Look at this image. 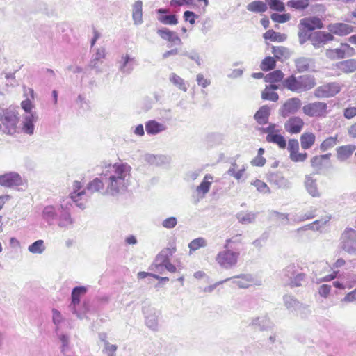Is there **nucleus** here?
I'll return each instance as SVG.
<instances>
[{"instance_id": "obj_1", "label": "nucleus", "mask_w": 356, "mask_h": 356, "mask_svg": "<svg viewBox=\"0 0 356 356\" xmlns=\"http://www.w3.org/2000/svg\"><path fill=\"white\" fill-rule=\"evenodd\" d=\"M131 166L126 163L105 166L101 173L105 183L104 194L115 196L126 191L131 184Z\"/></svg>"}, {"instance_id": "obj_2", "label": "nucleus", "mask_w": 356, "mask_h": 356, "mask_svg": "<svg viewBox=\"0 0 356 356\" xmlns=\"http://www.w3.org/2000/svg\"><path fill=\"white\" fill-rule=\"evenodd\" d=\"M284 88L296 93H302L310 90L316 85V79L311 74L300 76L290 75L282 82Z\"/></svg>"}, {"instance_id": "obj_3", "label": "nucleus", "mask_w": 356, "mask_h": 356, "mask_svg": "<svg viewBox=\"0 0 356 356\" xmlns=\"http://www.w3.org/2000/svg\"><path fill=\"white\" fill-rule=\"evenodd\" d=\"M19 121L18 113L13 109H6L0 112V122L3 125L2 131L13 134L16 131Z\"/></svg>"}, {"instance_id": "obj_4", "label": "nucleus", "mask_w": 356, "mask_h": 356, "mask_svg": "<svg viewBox=\"0 0 356 356\" xmlns=\"http://www.w3.org/2000/svg\"><path fill=\"white\" fill-rule=\"evenodd\" d=\"M239 257V252L233 251L229 248H225L224 250L220 251L216 257V261L224 269H231L236 266Z\"/></svg>"}, {"instance_id": "obj_5", "label": "nucleus", "mask_w": 356, "mask_h": 356, "mask_svg": "<svg viewBox=\"0 0 356 356\" xmlns=\"http://www.w3.org/2000/svg\"><path fill=\"white\" fill-rule=\"evenodd\" d=\"M261 133L266 134V140L268 143L276 144L279 147L284 149L286 147V141L280 132L277 125L270 123L267 127H260L258 129Z\"/></svg>"}, {"instance_id": "obj_6", "label": "nucleus", "mask_w": 356, "mask_h": 356, "mask_svg": "<svg viewBox=\"0 0 356 356\" xmlns=\"http://www.w3.org/2000/svg\"><path fill=\"white\" fill-rule=\"evenodd\" d=\"M69 205H70V201L67 199V202H65L64 207L60 210L57 220L54 225H57L60 229L68 230L74 227L75 220L72 218Z\"/></svg>"}, {"instance_id": "obj_7", "label": "nucleus", "mask_w": 356, "mask_h": 356, "mask_svg": "<svg viewBox=\"0 0 356 356\" xmlns=\"http://www.w3.org/2000/svg\"><path fill=\"white\" fill-rule=\"evenodd\" d=\"M327 104L323 102H314L305 104L302 107V112L310 118H324L327 115Z\"/></svg>"}, {"instance_id": "obj_8", "label": "nucleus", "mask_w": 356, "mask_h": 356, "mask_svg": "<svg viewBox=\"0 0 356 356\" xmlns=\"http://www.w3.org/2000/svg\"><path fill=\"white\" fill-rule=\"evenodd\" d=\"M341 247L350 254H356V230L346 228L341 237Z\"/></svg>"}, {"instance_id": "obj_9", "label": "nucleus", "mask_w": 356, "mask_h": 356, "mask_svg": "<svg viewBox=\"0 0 356 356\" xmlns=\"http://www.w3.org/2000/svg\"><path fill=\"white\" fill-rule=\"evenodd\" d=\"M65 200H63L58 204L55 205H47L42 211V219L49 225H54L57 220L58 214L64 207Z\"/></svg>"}, {"instance_id": "obj_10", "label": "nucleus", "mask_w": 356, "mask_h": 356, "mask_svg": "<svg viewBox=\"0 0 356 356\" xmlns=\"http://www.w3.org/2000/svg\"><path fill=\"white\" fill-rule=\"evenodd\" d=\"M24 185L22 176L17 172L10 171L0 175V186L6 188H17Z\"/></svg>"}, {"instance_id": "obj_11", "label": "nucleus", "mask_w": 356, "mask_h": 356, "mask_svg": "<svg viewBox=\"0 0 356 356\" xmlns=\"http://www.w3.org/2000/svg\"><path fill=\"white\" fill-rule=\"evenodd\" d=\"M341 90L339 83L332 82L317 87L314 95L316 98H328L332 97L338 94Z\"/></svg>"}, {"instance_id": "obj_12", "label": "nucleus", "mask_w": 356, "mask_h": 356, "mask_svg": "<svg viewBox=\"0 0 356 356\" xmlns=\"http://www.w3.org/2000/svg\"><path fill=\"white\" fill-rule=\"evenodd\" d=\"M82 187L83 185L81 181L76 180L74 181L72 184V191L70 193V197H66L64 200L67 202V199H68L70 202L72 201L76 203L77 207L83 209L85 208V204L79 202V201L86 200V188L81 190Z\"/></svg>"}, {"instance_id": "obj_13", "label": "nucleus", "mask_w": 356, "mask_h": 356, "mask_svg": "<svg viewBox=\"0 0 356 356\" xmlns=\"http://www.w3.org/2000/svg\"><path fill=\"white\" fill-rule=\"evenodd\" d=\"M302 106V102L298 97L288 99L279 109V113L283 118L296 113Z\"/></svg>"}, {"instance_id": "obj_14", "label": "nucleus", "mask_w": 356, "mask_h": 356, "mask_svg": "<svg viewBox=\"0 0 356 356\" xmlns=\"http://www.w3.org/2000/svg\"><path fill=\"white\" fill-rule=\"evenodd\" d=\"M228 279L240 289H248L252 285L261 284V282L255 280L250 274H240Z\"/></svg>"}, {"instance_id": "obj_15", "label": "nucleus", "mask_w": 356, "mask_h": 356, "mask_svg": "<svg viewBox=\"0 0 356 356\" xmlns=\"http://www.w3.org/2000/svg\"><path fill=\"white\" fill-rule=\"evenodd\" d=\"M143 312L145 315L146 325L153 331L158 330L160 312L154 307H144Z\"/></svg>"}, {"instance_id": "obj_16", "label": "nucleus", "mask_w": 356, "mask_h": 356, "mask_svg": "<svg viewBox=\"0 0 356 356\" xmlns=\"http://www.w3.org/2000/svg\"><path fill=\"white\" fill-rule=\"evenodd\" d=\"M118 70L123 74H130L134 67L138 65V62L135 57L126 54L121 56L120 59L118 62Z\"/></svg>"}, {"instance_id": "obj_17", "label": "nucleus", "mask_w": 356, "mask_h": 356, "mask_svg": "<svg viewBox=\"0 0 356 356\" xmlns=\"http://www.w3.org/2000/svg\"><path fill=\"white\" fill-rule=\"evenodd\" d=\"M355 54V49L348 44H341L337 49L328 50L327 56L334 59H341L350 57Z\"/></svg>"}, {"instance_id": "obj_18", "label": "nucleus", "mask_w": 356, "mask_h": 356, "mask_svg": "<svg viewBox=\"0 0 356 356\" xmlns=\"http://www.w3.org/2000/svg\"><path fill=\"white\" fill-rule=\"evenodd\" d=\"M88 291V288L83 286H75L71 293L72 301L70 305L71 312L78 318H81V314L77 312L76 306L80 303V297L84 295Z\"/></svg>"}, {"instance_id": "obj_19", "label": "nucleus", "mask_w": 356, "mask_h": 356, "mask_svg": "<svg viewBox=\"0 0 356 356\" xmlns=\"http://www.w3.org/2000/svg\"><path fill=\"white\" fill-rule=\"evenodd\" d=\"M304 186L307 193L312 197L318 198L321 196V192L318 186L317 179L313 175H307L305 177Z\"/></svg>"}, {"instance_id": "obj_20", "label": "nucleus", "mask_w": 356, "mask_h": 356, "mask_svg": "<svg viewBox=\"0 0 356 356\" xmlns=\"http://www.w3.org/2000/svg\"><path fill=\"white\" fill-rule=\"evenodd\" d=\"M333 39L334 36L330 33L316 31L312 33L311 42L316 49H318Z\"/></svg>"}, {"instance_id": "obj_21", "label": "nucleus", "mask_w": 356, "mask_h": 356, "mask_svg": "<svg viewBox=\"0 0 356 356\" xmlns=\"http://www.w3.org/2000/svg\"><path fill=\"white\" fill-rule=\"evenodd\" d=\"M304 126L303 120L298 116H293L289 118V120L284 123L285 130L291 134L300 133Z\"/></svg>"}, {"instance_id": "obj_22", "label": "nucleus", "mask_w": 356, "mask_h": 356, "mask_svg": "<svg viewBox=\"0 0 356 356\" xmlns=\"http://www.w3.org/2000/svg\"><path fill=\"white\" fill-rule=\"evenodd\" d=\"M250 325L261 331H266L273 328V323L268 316H261L252 318Z\"/></svg>"}, {"instance_id": "obj_23", "label": "nucleus", "mask_w": 356, "mask_h": 356, "mask_svg": "<svg viewBox=\"0 0 356 356\" xmlns=\"http://www.w3.org/2000/svg\"><path fill=\"white\" fill-rule=\"evenodd\" d=\"M145 130L149 136H155L167 130V126L155 120H151L145 122Z\"/></svg>"}, {"instance_id": "obj_24", "label": "nucleus", "mask_w": 356, "mask_h": 356, "mask_svg": "<svg viewBox=\"0 0 356 356\" xmlns=\"http://www.w3.org/2000/svg\"><path fill=\"white\" fill-rule=\"evenodd\" d=\"M268 180L270 184H274L280 188H289L291 187V182L282 174L278 172L269 174Z\"/></svg>"}, {"instance_id": "obj_25", "label": "nucleus", "mask_w": 356, "mask_h": 356, "mask_svg": "<svg viewBox=\"0 0 356 356\" xmlns=\"http://www.w3.org/2000/svg\"><path fill=\"white\" fill-rule=\"evenodd\" d=\"M155 263L157 270H159V268L162 267H165L170 273H175L177 270L176 266L170 261L168 256L164 254L163 252L156 257Z\"/></svg>"}, {"instance_id": "obj_26", "label": "nucleus", "mask_w": 356, "mask_h": 356, "mask_svg": "<svg viewBox=\"0 0 356 356\" xmlns=\"http://www.w3.org/2000/svg\"><path fill=\"white\" fill-rule=\"evenodd\" d=\"M300 24H301V26H304L311 31L317 29H320L323 27V24L321 19L315 16L302 18L300 20Z\"/></svg>"}, {"instance_id": "obj_27", "label": "nucleus", "mask_w": 356, "mask_h": 356, "mask_svg": "<svg viewBox=\"0 0 356 356\" xmlns=\"http://www.w3.org/2000/svg\"><path fill=\"white\" fill-rule=\"evenodd\" d=\"M213 177L207 174L204 176V180L200 183V184L196 188L195 192L197 193V200L196 202H198L200 199H202L204 197L205 195L209 191V189L211 186V181H209V179H212Z\"/></svg>"}, {"instance_id": "obj_28", "label": "nucleus", "mask_w": 356, "mask_h": 356, "mask_svg": "<svg viewBox=\"0 0 356 356\" xmlns=\"http://www.w3.org/2000/svg\"><path fill=\"white\" fill-rule=\"evenodd\" d=\"M38 116L35 113H29L24 117L22 122V131L24 134L33 135L34 133V123L37 121Z\"/></svg>"}, {"instance_id": "obj_29", "label": "nucleus", "mask_w": 356, "mask_h": 356, "mask_svg": "<svg viewBox=\"0 0 356 356\" xmlns=\"http://www.w3.org/2000/svg\"><path fill=\"white\" fill-rule=\"evenodd\" d=\"M105 186V183L104 179L101 177V175L99 177H96L91 181H90L86 188V199L89 197L92 194L96 192H99L101 190L104 188Z\"/></svg>"}, {"instance_id": "obj_30", "label": "nucleus", "mask_w": 356, "mask_h": 356, "mask_svg": "<svg viewBox=\"0 0 356 356\" xmlns=\"http://www.w3.org/2000/svg\"><path fill=\"white\" fill-rule=\"evenodd\" d=\"M270 115V108L267 105H264L255 113L254 119L260 125H264L268 122Z\"/></svg>"}, {"instance_id": "obj_31", "label": "nucleus", "mask_w": 356, "mask_h": 356, "mask_svg": "<svg viewBox=\"0 0 356 356\" xmlns=\"http://www.w3.org/2000/svg\"><path fill=\"white\" fill-rule=\"evenodd\" d=\"M266 345L275 354H282L283 347L282 342L275 333L272 334L267 339Z\"/></svg>"}, {"instance_id": "obj_32", "label": "nucleus", "mask_w": 356, "mask_h": 356, "mask_svg": "<svg viewBox=\"0 0 356 356\" xmlns=\"http://www.w3.org/2000/svg\"><path fill=\"white\" fill-rule=\"evenodd\" d=\"M106 56V50L104 48H99L97 49L95 54L92 55L89 67L91 69H95L97 72H100L101 70L99 67V64L103 62V59Z\"/></svg>"}, {"instance_id": "obj_33", "label": "nucleus", "mask_w": 356, "mask_h": 356, "mask_svg": "<svg viewBox=\"0 0 356 356\" xmlns=\"http://www.w3.org/2000/svg\"><path fill=\"white\" fill-rule=\"evenodd\" d=\"M329 30L338 35H346L353 31V27L344 23H335L329 26Z\"/></svg>"}, {"instance_id": "obj_34", "label": "nucleus", "mask_w": 356, "mask_h": 356, "mask_svg": "<svg viewBox=\"0 0 356 356\" xmlns=\"http://www.w3.org/2000/svg\"><path fill=\"white\" fill-rule=\"evenodd\" d=\"M168 10L164 8H159L157 10V13L160 15L158 17V20L163 24L175 25L178 23L177 16L175 15H167Z\"/></svg>"}, {"instance_id": "obj_35", "label": "nucleus", "mask_w": 356, "mask_h": 356, "mask_svg": "<svg viewBox=\"0 0 356 356\" xmlns=\"http://www.w3.org/2000/svg\"><path fill=\"white\" fill-rule=\"evenodd\" d=\"M336 67L343 73L349 74L356 71V59H348L336 63Z\"/></svg>"}, {"instance_id": "obj_36", "label": "nucleus", "mask_w": 356, "mask_h": 356, "mask_svg": "<svg viewBox=\"0 0 356 356\" xmlns=\"http://www.w3.org/2000/svg\"><path fill=\"white\" fill-rule=\"evenodd\" d=\"M132 19L135 25L143 23V2L140 0L135 1L133 5Z\"/></svg>"}, {"instance_id": "obj_37", "label": "nucleus", "mask_w": 356, "mask_h": 356, "mask_svg": "<svg viewBox=\"0 0 356 356\" xmlns=\"http://www.w3.org/2000/svg\"><path fill=\"white\" fill-rule=\"evenodd\" d=\"M355 146L353 145H343L337 147V159L341 161H343L348 159L353 154V152L355 150Z\"/></svg>"}, {"instance_id": "obj_38", "label": "nucleus", "mask_w": 356, "mask_h": 356, "mask_svg": "<svg viewBox=\"0 0 356 356\" xmlns=\"http://www.w3.org/2000/svg\"><path fill=\"white\" fill-rule=\"evenodd\" d=\"M169 80L174 86L179 90L186 92L188 90L187 83L181 76L177 74L172 72L169 75Z\"/></svg>"}, {"instance_id": "obj_39", "label": "nucleus", "mask_w": 356, "mask_h": 356, "mask_svg": "<svg viewBox=\"0 0 356 356\" xmlns=\"http://www.w3.org/2000/svg\"><path fill=\"white\" fill-rule=\"evenodd\" d=\"M257 216V213L248 212V211H240L236 214V218L239 222L248 225L252 223Z\"/></svg>"}, {"instance_id": "obj_40", "label": "nucleus", "mask_w": 356, "mask_h": 356, "mask_svg": "<svg viewBox=\"0 0 356 356\" xmlns=\"http://www.w3.org/2000/svg\"><path fill=\"white\" fill-rule=\"evenodd\" d=\"M283 301L285 307L290 311H296L301 307L300 302L291 295L284 296Z\"/></svg>"}, {"instance_id": "obj_41", "label": "nucleus", "mask_w": 356, "mask_h": 356, "mask_svg": "<svg viewBox=\"0 0 356 356\" xmlns=\"http://www.w3.org/2000/svg\"><path fill=\"white\" fill-rule=\"evenodd\" d=\"M297 273V266L295 264L288 265L282 271V280L287 284Z\"/></svg>"}, {"instance_id": "obj_42", "label": "nucleus", "mask_w": 356, "mask_h": 356, "mask_svg": "<svg viewBox=\"0 0 356 356\" xmlns=\"http://www.w3.org/2000/svg\"><path fill=\"white\" fill-rule=\"evenodd\" d=\"M247 9L254 13H264L267 10L268 7L264 1L256 0L248 4Z\"/></svg>"}, {"instance_id": "obj_43", "label": "nucleus", "mask_w": 356, "mask_h": 356, "mask_svg": "<svg viewBox=\"0 0 356 356\" xmlns=\"http://www.w3.org/2000/svg\"><path fill=\"white\" fill-rule=\"evenodd\" d=\"M272 54L274 55L275 58L282 60L286 59L290 56V51L289 49L282 46L273 47Z\"/></svg>"}, {"instance_id": "obj_44", "label": "nucleus", "mask_w": 356, "mask_h": 356, "mask_svg": "<svg viewBox=\"0 0 356 356\" xmlns=\"http://www.w3.org/2000/svg\"><path fill=\"white\" fill-rule=\"evenodd\" d=\"M315 135L312 133H305L300 136L301 147L304 149H309L315 142Z\"/></svg>"}, {"instance_id": "obj_45", "label": "nucleus", "mask_w": 356, "mask_h": 356, "mask_svg": "<svg viewBox=\"0 0 356 356\" xmlns=\"http://www.w3.org/2000/svg\"><path fill=\"white\" fill-rule=\"evenodd\" d=\"M312 63V60L311 58L305 57H300L295 61L296 69L299 72L307 71Z\"/></svg>"}, {"instance_id": "obj_46", "label": "nucleus", "mask_w": 356, "mask_h": 356, "mask_svg": "<svg viewBox=\"0 0 356 356\" xmlns=\"http://www.w3.org/2000/svg\"><path fill=\"white\" fill-rule=\"evenodd\" d=\"M312 33L304 26H301V24H298V39L300 44H304L307 41L312 39Z\"/></svg>"}, {"instance_id": "obj_47", "label": "nucleus", "mask_w": 356, "mask_h": 356, "mask_svg": "<svg viewBox=\"0 0 356 356\" xmlns=\"http://www.w3.org/2000/svg\"><path fill=\"white\" fill-rule=\"evenodd\" d=\"M284 73L281 70H277L266 74L264 81L266 83H275L282 81Z\"/></svg>"}, {"instance_id": "obj_48", "label": "nucleus", "mask_w": 356, "mask_h": 356, "mask_svg": "<svg viewBox=\"0 0 356 356\" xmlns=\"http://www.w3.org/2000/svg\"><path fill=\"white\" fill-rule=\"evenodd\" d=\"M316 209H312L305 213H298L293 216L292 220L293 222H300L307 220L312 219L316 216Z\"/></svg>"}, {"instance_id": "obj_49", "label": "nucleus", "mask_w": 356, "mask_h": 356, "mask_svg": "<svg viewBox=\"0 0 356 356\" xmlns=\"http://www.w3.org/2000/svg\"><path fill=\"white\" fill-rule=\"evenodd\" d=\"M337 139H338L337 136H330V137L327 138L325 140H324L321 143V144L320 145V149L322 152H325V151L332 148L337 144V142H338Z\"/></svg>"}, {"instance_id": "obj_50", "label": "nucleus", "mask_w": 356, "mask_h": 356, "mask_svg": "<svg viewBox=\"0 0 356 356\" xmlns=\"http://www.w3.org/2000/svg\"><path fill=\"white\" fill-rule=\"evenodd\" d=\"M28 250L33 254H42L45 250L43 240L39 239L28 247Z\"/></svg>"}, {"instance_id": "obj_51", "label": "nucleus", "mask_w": 356, "mask_h": 356, "mask_svg": "<svg viewBox=\"0 0 356 356\" xmlns=\"http://www.w3.org/2000/svg\"><path fill=\"white\" fill-rule=\"evenodd\" d=\"M145 160L152 165H159L168 161V157L163 155L155 156L153 154H147Z\"/></svg>"}, {"instance_id": "obj_52", "label": "nucleus", "mask_w": 356, "mask_h": 356, "mask_svg": "<svg viewBox=\"0 0 356 356\" xmlns=\"http://www.w3.org/2000/svg\"><path fill=\"white\" fill-rule=\"evenodd\" d=\"M207 245V241L202 237H199L193 239L188 244L190 252L196 251L200 248H204Z\"/></svg>"}, {"instance_id": "obj_53", "label": "nucleus", "mask_w": 356, "mask_h": 356, "mask_svg": "<svg viewBox=\"0 0 356 356\" xmlns=\"http://www.w3.org/2000/svg\"><path fill=\"white\" fill-rule=\"evenodd\" d=\"M264 38L266 40H270L271 41H279L282 42L286 38L284 35L280 33L275 32L273 30H268L264 34Z\"/></svg>"}, {"instance_id": "obj_54", "label": "nucleus", "mask_w": 356, "mask_h": 356, "mask_svg": "<svg viewBox=\"0 0 356 356\" xmlns=\"http://www.w3.org/2000/svg\"><path fill=\"white\" fill-rule=\"evenodd\" d=\"M270 217L273 220L281 221L282 225H287L289 223V214L280 213L277 211H271L270 212Z\"/></svg>"}, {"instance_id": "obj_55", "label": "nucleus", "mask_w": 356, "mask_h": 356, "mask_svg": "<svg viewBox=\"0 0 356 356\" xmlns=\"http://www.w3.org/2000/svg\"><path fill=\"white\" fill-rule=\"evenodd\" d=\"M261 97L265 100H270L272 102H277L279 99V95L275 91L271 90L268 86L261 93Z\"/></svg>"}, {"instance_id": "obj_56", "label": "nucleus", "mask_w": 356, "mask_h": 356, "mask_svg": "<svg viewBox=\"0 0 356 356\" xmlns=\"http://www.w3.org/2000/svg\"><path fill=\"white\" fill-rule=\"evenodd\" d=\"M251 184L253 185L259 193L264 194L270 193V188L265 182L260 179L254 180L251 183Z\"/></svg>"}, {"instance_id": "obj_57", "label": "nucleus", "mask_w": 356, "mask_h": 356, "mask_svg": "<svg viewBox=\"0 0 356 356\" xmlns=\"http://www.w3.org/2000/svg\"><path fill=\"white\" fill-rule=\"evenodd\" d=\"M275 67V60L274 58L266 57L261 62L260 67L263 71H269Z\"/></svg>"}, {"instance_id": "obj_58", "label": "nucleus", "mask_w": 356, "mask_h": 356, "mask_svg": "<svg viewBox=\"0 0 356 356\" xmlns=\"http://www.w3.org/2000/svg\"><path fill=\"white\" fill-rule=\"evenodd\" d=\"M305 274L297 273L287 284L291 287L300 286L305 281Z\"/></svg>"}, {"instance_id": "obj_59", "label": "nucleus", "mask_w": 356, "mask_h": 356, "mask_svg": "<svg viewBox=\"0 0 356 356\" xmlns=\"http://www.w3.org/2000/svg\"><path fill=\"white\" fill-rule=\"evenodd\" d=\"M330 218H327L325 220H317L313 222L311 224H309V225H305V226H304L302 227L298 228L297 229V231L299 232L300 230H306V229H318V227H316V225H319L320 227H322L323 225H325L330 220Z\"/></svg>"}, {"instance_id": "obj_60", "label": "nucleus", "mask_w": 356, "mask_h": 356, "mask_svg": "<svg viewBox=\"0 0 356 356\" xmlns=\"http://www.w3.org/2000/svg\"><path fill=\"white\" fill-rule=\"evenodd\" d=\"M270 9L278 12L285 10L284 3L280 0H266Z\"/></svg>"}, {"instance_id": "obj_61", "label": "nucleus", "mask_w": 356, "mask_h": 356, "mask_svg": "<svg viewBox=\"0 0 356 356\" xmlns=\"http://www.w3.org/2000/svg\"><path fill=\"white\" fill-rule=\"evenodd\" d=\"M64 318L61 313L56 309H52V321L54 325H56V330L57 331L59 329V326L60 323L63 321Z\"/></svg>"}, {"instance_id": "obj_62", "label": "nucleus", "mask_w": 356, "mask_h": 356, "mask_svg": "<svg viewBox=\"0 0 356 356\" xmlns=\"http://www.w3.org/2000/svg\"><path fill=\"white\" fill-rule=\"evenodd\" d=\"M273 21L278 23H285L291 19V15L289 13L279 14L273 13L270 16Z\"/></svg>"}, {"instance_id": "obj_63", "label": "nucleus", "mask_w": 356, "mask_h": 356, "mask_svg": "<svg viewBox=\"0 0 356 356\" xmlns=\"http://www.w3.org/2000/svg\"><path fill=\"white\" fill-rule=\"evenodd\" d=\"M117 346L111 344L110 343H106L104 346L102 352L106 354L108 356H116L115 352L117 350Z\"/></svg>"}, {"instance_id": "obj_64", "label": "nucleus", "mask_w": 356, "mask_h": 356, "mask_svg": "<svg viewBox=\"0 0 356 356\" xmlns=\"http://www.w3.org/2000/svg\"><path fill=\"white\" fill-rule=\"evenodd\" d=\"M355 301H356V289L348 293L345 297L341 300V303L343 305L344 303L353 302Z\"/></svg>"}]
</instances>
